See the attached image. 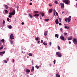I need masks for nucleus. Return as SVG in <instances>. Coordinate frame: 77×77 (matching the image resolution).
<instances>
[{"label": "nucleus", "instance_id": "nucleus-1", "mask_svg": "<svg viewBox=\"0 0 77 77\" xmlns=\"http://www.w3.org/2000/svg\"><path fill=\"white\" fill-rule=\"evenodd\" d=\"M63 2L66 5H69L70 3V1L69 0H63Z\"/></svg>", "mask_w": 77, "mask_h": 77}, {"label": "nucleus", "instance_id": "nucleus-2", "mask_svg": "<svg viewBox=\"0 0 77 77\" xmlns=\"http://www.w3.org/2000/svg\"><path fill=\"white\" fill-rule=\"evenodd\" d=\"M71 16H69V17L68 18H66L65 19V20L66 22H67V21L68 20V21L69 22H70V21H71Z\"/></svg>", "mask_w": 77, "mask_h": 77}, {"label": "nucleus", "instance_id": "nucleus-3", "mask_svg": "<svg viewBox=\"0 0 77 77\" xmlns=\"http://www.w3.org/2000/svg\"><path fill=\"white\" fill-rule=\"evenodd\" d=\"M56 55H57L58 57H62V54L59 52H57L56 53Z\"/></svg>", "mask_w": 77, "mask_h": 77}, {"label": "nucleus", "instance_id": "nucleus-4", "mask_svg": "<svg viewBox=\"0 0 77 77\" xmlns=\"http://www.w3.org/2000/svg\"><path fill=\"white\" fill-rule=\"evenodd\" d=\"M72 41L75 44H77V39L75 38H74L72 39Z\"/></svg>", "mask_w": 77, "mask_h": 77}, {"label": "nucleus", "instance_id": "nucleus-5", "mask_svg": "<svg viewBox=\"0 0 77 77\" xmlns=\"http://www.w3.org/2000/svg\"><path fill=\"white\" fill-rule=\"evenodd\" d=\"M15 14V11L14 10L12 12L9 13V14L10 15H14Z\"/></svg>", "mask_w": 77, "mask_h": 77}, {"label": "nucleus", "instance_id": "nucleus-6", "mask_svg": "<svg viewBox=\"0 0 77 77\" xmlns=\"http://www.w3.org/2000/svg\"><path fill=\"white\" fill-rule=\"evenodd\" d=\"M10 39H11V40H12V39H14V36L13 34H11L10 35Z\"/></svg>", "mask_w": 77, "mask_h": 77}, {"label": "nucleus", "instance_id": "nucleus-7", "mask_svg": "<svg viewBox=\"0 0 77 77\" xmlns=\"http://www.w3.org/2000/svg\"><path fill=\"white\" fill-rule=\"evenodd\" d=\"M61 5V8L62 9H63L64 8V4L63 3H60Z\"/></svg>", "mask_w": 77, "mask_h": 77}, {"label": "nucleus", "instance_id": "nucleus-8", "mask_svg": "<svg viewBox=\"0 0 77 77\" xmlns=\"http://www.w3.org/2000/svg\"><path fill=\"white\" fill-rule=\"evenodd\" d=\"M60 38L62 40H63V41L65 40V38H64V37L63 35H61L60 36Z\"/></svg>", "mask_w": 77, "mask_h": 77}, {"label": "nucleus", "instance_id": "nucleus-9", "mask_svg": "<svg viewBox=\"0 0 77 77\" xmlns=\"http://www.w3.org/2000/svg\"><path fill=\"white\" fill-rule=\"evenodd\" d=\"M35 16H37L35 17L36 18H38V16H39V14H36L33 15V17H35Z\"/></svg>", "mask_w": 77, "mask_h": 77}, {"label": "nucleus", "instance_id": "nucleus-10", "mask_svg": "<svg viewBox=\"0 0 77 77\" xmlns=\"http://www.w3.org/2000/svg\"><path fill=\"white\" fill-rule=\"evenodd\" d=\"M5 51L0 52V56H3V54H5Z\"/></svg>", "mask_w": 77, "mask_h": 77}, {"label": "nucleus", "instance_id": "nucleus-11", "mask_svg": "<svg viewBox=\"0 0 77 77\" xmlns=\"http://www.w3.org/2000/svg\"><path fill=\"white\" fill-rule=\"evenodd\" d=\"M47 34H48V31H46L44 33V35L45 36H47Z\"/></svg>", "mask_w": 77, "mask_h": 77}, {"label": "nucleus", "instance_id": "nucleus-12", "mask_svg": "<svg viewBox=\"0 0 77 77\" xmlns=\"http://www.w3.org/2000/svg\"><path fill=\"white\" fill-rule=\"evenodd\" d=\"M52 11H53V9H52V8H51L49 10V11H48V13H51V12H52Z\"/></svg>", "mask_w": 77, "mask_h": 77}, {"label": "nucleus", "instance_id": "nucleus-13", "mask_svg": "<svg viewBox=\"0 0 77 77\" xmlns=\"http://www.w3.org/2000/svg\"><path fill=\"white\" fill-rule=\"evenodd\" d=\"M55 23L57 24H59V20H58V19H57L55 20Z\"/></svg>", "mask_w": 77, "mask_h": 77}, {"label": "nucleus", "instance_id": "nucleus-14", "mask_svg": "<svg viewBox=\"0 0 77 77\" xmlns=\"http://www.w3.org/2000/svg\"><path fill=\"white\" fill-rule=\"evenodd\" d=\"M72 36H71L70 37L68 38V40L69 41H70V40H72Z\"/></svg>", "mask_w": 77, "mask_h": 77}, {"label": "nucleus", "instance_id": "nucleus-15", "mask_svg": "<svg viewBox=\"0 0 77 77\" xmlns=\"http://www.w3.org/2000/svg\"><path fill=\"white\" fill-rule=\"evenodd\" d=\"M26 72H28V73H29V72H30V70L29 69H26Z\"/></svg>", "mask_w": 77, "mask_h": 77}, {"label": "nucleus", "instance_id": "nucleus-16", "mask_svg": "<svg viewBox=\"0 0 77 77\" xmlns=\"http://www.w3.org/2000/svg\"><path fill=\"white\" fill-rule=\"evenodd\" d=\"M34 71V67L33 66L32 67V69L31 70V72H33V71Z\"/></svg>", "mask_w": 77, "mask_h": 77}, {"label": "nucleus", "instance_id": "nucleus-17", "mask_svg": "<svg viewBox=\"0 0 77 77\" xmlns=\"http://www.w3.org/2000/svg\"><path fill=\"white\" fill-rule=\"evenodd\" d=\"M34 14H38L39 13V11H34L33 12Z\"/></svg>", "mask_w": 77, "mask_h": 77}, {"label": "nucleus", "instance_id": "nucleus-18", "mask_svg": "<svg viewBox=\"0 0 77 77\" xmlns=\"http://www.w3.org/2000/svg\"><path fill=\"white\" fill-rule=\"evenodd\" d=\"M55 37H57V38H59V34H56L55 35Z\"/></svg>", "mask_w": 77, "mask_h": 77}, {"label": "nucleus", "instance_id": "nucleus-19", "mask_svg": "<svg viewBox=\"0 0 77 77\" xmlns=\"http://www.w3.org/2000/svg\"><path fill=\"white\" fill-rule=\"evenodd\" d=\"M56 77H60V75H59V74L57 73L56 74Z\"/></svg>", "mask_w": 77, "mask_h": 77}, {"label": "nucleus", "instance_id": "nucleus-20", "mask_svg": "<svg viewBox=\"0 0 77 77\" xmlns=\"http://www.w3.org/2000/svg\"><path fill=\"white\" fill-rule=\"evenodd\" d=\"M5 6L6 9H8V5H5Z\"/></svg>", "mask_w": 77, "mask_h": 77}, {"label": "nucleus", "instance_id": "nucleus-21", "mask_svg": "<svg viewBox=\"0 0 77 77\" xmlns=\"http://www.w3.org/2000/svg\"><path fill=\"white\" fill-rule=\"evenodd\" d=\"M8 28L10 29H11L12 28V26L11 25H10L8 26Z\"/></svg>", "mask_w": 77, "mask_h": 77}, {"label": "nucleus", "instance_id": "nucleus-22", "mask_svg": "<svg viewBox=\"0 0 77 77\" xmlns=\"http://www.w3.org/2000/svg\"><path fill=\"white\" fill-rule=\"evenodd\" d=\"M35 67L37 69H39V67L38 66V65L35 66Z\"/></svg>", "mask_w": 77, "mask_h": 77}, {"label": "nucleus", "instance_id": "nucleus-23", "mask_svg": "<svg viewBox=\"0 0 77 77\" xmlns=\"http://www.w3.org/2000/svg\"><path fill=\"white\" fill-rule=\"evenodd\" d=\"M3 62H4V63H7L8 62V61H7L6 60H4Z\"/></svg>", "mask_w": 77, "mask_h": 77}, {"label": "nucleus", "instance_id": "nucleus-24", "mask_svg": "<svg viewBox=\"0 0 77 77\" xmlns=\"http://www.w3.org/2000/svg\"><path fill=\"white\" fill-rule=\"evenodd\" d=\"M35 39L36 41H38L39 39V37H37L36 38H35Z\"/></svg>", "mask_w": 77, "mask_h": 77}, {"label": "nucleus", "instance_id": "nucleus-25", "mask_svg": "<svg viewBox=\"0 0 77 77\" xmlns=\"http://www.w3.org/2000/svg\"><path fill=\"white\" fill-rule=\"evenodd\" d=\"M43 44L44 45H47V43H45V42H44L43 43Z\"/></svg>", "mask_w": 77, "mask_h": 77}, {"label": "nucleus", "instance_id": "nucleus-26", "mask_svg": "<svg viewBox=\"0 0 77 77\" xmlns=\"http://www.w3.org/2000/svg\"><path fill=\"white\" fill-rule=\"evenodd\" d=\"M3 48V46L2 45L1 47H0V50H2Z\"/></svg>", "mask_w": 77, "mask_h": 77}, {"label": "nucleus", "instance_id": "nucleus-27", "mask_svg": "<svg viewBox=\"0 0 77 77\" xmlns=\"http://www.w3.org/2000/svg\"><path fill=\"white\" fill-rule=\"evenodd\" d=\"M45 21H48V20H49V19H45Z\"/></svg>", "mask_w": 77, "mask_h": 77}, {"label": "nucleus", "instance_id": "nucleus-28", "mask_svg": "<svg viewBox=\"0 0 77 77\" xmlns=\"http://www.w3.org/2000/svg\"><path fill=\"white\" fill-rule=\"evenodd\" d=\"M10 42L11 44H13V43H14L13 41L11 40L10 41Z\"/></svg>", "mask_w": 77, "mask_h": 77}, {"label": "nucleus", "instance_id": "nucleus-29", "mask_svg": "<svg viewBox=\"0 0 77 77\" xmlns=\"http://www.w3.org/2000/svg\"><path fill=\"white\" fill-rule=\"evenodd\" d=\"M41 15L42 17H43L44 16V13H42Z\"/></svg>", "mask_w": 77, "mask_h": 77}, {"label": "nucleus", "instance_id": "nucleus-30", "mask_svg": "<svg viewBox=\"0 0 77 77\" xmlns=\"http://www.w3.org/2000/svg\"><path fill=\"white\" fill-rule=\"evenodd\" d=\"M58 49L59 50H60V47H59V46L58 45Z\"/></svg>", "mask_w": 77, "mask_h": 77}, {"label": "nucleus", "instance_id": "nucleus-31", "mask_svg": "<svg viewBox=\"0 0 77 77\" xmlns=\"http://www.w3.org/2000/svg\"><path fill=\"white\" fill-rule=\"evenodd\" d=\"M29 15L30 16V18H32V17H33L32 15L30 14H29Z\"/></svg>", "mask_w": 77, "mask_h": 77}, {"label": "nucleus", "instance_id": "nucleus-32", "mask_svg": "<svg viewBox=\"0 0 77 77\" xmlns=\"http://www.w3.org/2000/svg\"><path fill=\"white\" fill-rule=\"evenodd\" d=\"M64 35H65V36H66L67 35H68V34H67V33L66 32H64Z\"/></svg>", "mask_w": 77, "mask_h": 77}, {"label": "nucleus", "instance_id": "nucleus-33", "mask_svg": "<svg viewBox=\"0 0 77 77\" xmlns=\"http://www.w3.org/2000/svg\"><path fill=\"white\" fill-rule=\"evenodd\" d=\"M28 55L29 56H32V54L31 53H29Z\"/></svg>", "mask_w": 77, "mask_h": 77}, {"label": "nucleus", "instance_id": "nucleus-34", "mask_svg": "<svg viewBox=\"0 0 77 77\" xmlns=\"http://www.w3.org/2000/svg\"><path fill=\"white\" fill-rule=\"evenodd\" d=\"M2 24H5V21L4 20H3V22H2Z\"/></svg>", "mask_w": 77, "mask_h": 77}, {"label": "nucleus", "instance_id": "nucleus-35", "mask_svg": "<svg viewBox=\"0 0 77 77\" xmlns=\"http://www.w3.org/2000/svg\"><path fill=\"white\" fill-rule=\"evenodd\" d=\"M9 18H12V15H10L8 16Z\"/></svg>", "mask_w": 77, "mask_h": 77}, {"label": "nucleus", "instance_id": "nucleus-36", "mask_svg": "<svg viewBox=\"0 0 77 77\" xmlns=\"http://www.w3.org/2000/svg\"><path fill=\"white\" fill-rule=\"evenodd\" d=\"M54 64H56V60H54L53 61Z\"/></svg>", "mask_w": 77, "mask_h": 77}, {"label": "nucleus", "instance_id": "nucleus-37", "mask_svg": "<svg viewBox=\"0 0 77 77\" xmlns=\"http://www.w3.org/2000/svg\"><path fill=\"white\" fill-rule=\"evenodd\" d=\"M5 13H8V11H7V10H5Z\"/></svg>", "mask_w": 77, "mask_h": 77}, {"label": "nucleus", "instance_id": "nucleus-38", "mask_svg": "<svg viewBox=\"0 0 77 77\" xmlns=\"http://www.w3.org/2000/svg\"><path fill=\"white\" fill-rule=\"evenodd\" d=\"M1 41H2V42H4V41H5V39H2V40H1Z\"/></svg>", "mask_w": 77, "mask_h": 77}, {"label": "nucleus", "instance_id": "nucleus-39", "mask_svg": "<svg viewBox=\"0 0 77 77\" xmlns=\"http://www.w3.org/2000/svg\"><path fill=\"white\" fill-rule=\"evenodd\" d=\"M59 22H61V18H59Z\"/></svg>", "mask_w": 77, "mask_h": 77}, {"label": "nucleus", "instance_id": "nucleus-40", "mask_svg": "<svg viewBox=\"0 0 77 77\" xmlns=\"http://www.w3.org/2000/svg\"><path fill=\"white\" fill-rule=\"evenodd\" d=\"M55 3H56V4H57L58 3V2H57V1H55L54 2Z\"/></svg>", "mask_w": 77, "mask_h": 77}, {"label": "nucleus", "instance_id": "nucleus-41", "mask_svg": "<svg viewBox=\"0 0 77 77\" xmlns=\"http://www.w3.org/2000/svg\"><path fill=\"white\" fill-rule=\"evenodd\" d=\"M7 21H9V20H10L9 19V18L8 17V18H7Z\"/></svg>", "mask_w": 77, "mask_h": 77}, {"label": "nucleus", "instance_id": "nucleus-42", "mask_svg": "<svg viewBox=\"0 0 77 77\" xmlns=\"http://www.w3.org/2000/svg\"><path fill=\"white\" fill-rule=\"evenodd\" d=\"M56 14L57 15V16H58V13H57V12H56Z\"/></svg>", "mask_w": 77, "mask_h": 77}, {"label": "nucleus", "instance_id": "nucleus-43", "mask_svg": "<svg viewBox=\"0 0 77 77\" xmlns=\"http://www.w3.org/2000/svg\"><path fill=\"white\" fill-rule=\"evenodd\" d=\"M64 28L65 29H67V28H68V26H64Z\"/></svg>", "mask_w": 77, "mask_h": 77}, {"label": "nucleus", "instance_id": "nucleus-44", "mask_svg": "<svg viewBox=\"0 0 77 77\" xmlns=\"http://www.w3.org/2000/svg\"><path fill=\"white\" fill-rule=\"evenodd\" d=\"M59 25H60V26H62V23H59Z\"/></svg>", "mask_w": 77, "mask_h": 77}, {"label": "nucleus", "instance_id": "nucleus-45", "mask_svg": "<svg viewBox=\"0 0 77 77\" xmlns=\"http://www.w3.org/2000/svg\"><path fill=\"white\" fill-rule=\"evenodd\" d=\"M49 45H51V42H49Z\"/></svg>", "mask_w": 77, "mask_h": 77}, {"label": "nucleus", "instance_id": "nucleus-46", "mask_svg": "<svg viewBox=\"0 0 77 77\" xmlns=\"http://www.w3.org/2000/svg\"><path fill=\"white\" fill-rule=\"evenodd\" d=\"M49 6H50V7H51V6H52V5H50V4H49Z\"/></svg>", "mask_w": 77, "mask_h": 77}, {"label": "nucleus", "instance_id": "nucleus-47", "mask_svg": "<svg viewBox=\"0 0 77 77\" xmlns=\"http://www.w3.org/2000/svg\"><path fill=\"white\" fill-rule=\"evenodd\" d=\"M21 24H22V25H24V22H22L21 23Z\"/></svg>", "mask_w": 77, "mask_h": 77}, {"label": "nucleus", "instance_id": "nucleus-48", "mask_svg": "<svg viewBox=\"0 0 77 77\" xmlns=\"http://www.w3.org/2000/svg\"><path fill=\"white\" fill-rule=\"evenodd\" d=\"M41 42L42 43L43 42V40H41Z\"/></svg>", "mask_w": 77, "mask_h": 77}, {"label": "nucleus", "instance_id": "nucleus-49", "mask_svg": "<svg viewBox=\"0 0 77 77\" xmlns=\"http://www.w3.org/2000/svg\"><path fill=\"white\" fill-rule=\"evenodd\" d=\"M54 13H56V10H54Z\"/></svg>", "mask_w": 77, "mask_h": 77}, {"label": "nucleus", "instance_id": "nucleus-50", "mask_svg": "<svg viewBox=\"0 0 77 77\" xmlns=\"http://www.w3.org/2000/svg\"><path fill=\"white\" fill-rule=\"evenodd\" d=\"M30 5H32V2H31L29 3Z\"/></svg>", "mask_w": 77, "mask_h": 77}, {"label": "nucleus", "instance_id": "nucleus-51", "mask_svg": "<svg viewBox=\"0 0 77 77\" xmlns=\"http://www.w3.org/2000/svg\"><path fill=\"white\" fill-rule=\"evenodd\" d=\"M32 63H33V60H32Z\"/></svg>", "mask_w": 77, "mask_h": 77}, {"label": "nucleus", "instance_id": "nucleus-52", "mask_svg": "<svg viewBox=\"0 0 77 77\" xmlns=\"http://www.w3.org/2000/svg\"><path fill=\"white\" fill-rule=\"evenodd\" d=\"M40 18L41 19H42V17H41V16H40Z\"/></svg>", "mask_w": 77, "mask_h": 77}, {"label": "nucleus", "instance_id": "nucleus-53", "mask_svg": "<svg viewBox=\"0 0 77 77\" xmlns=\"http://www.w3.org/2000/svg\"><path fill=\"white\" fill-rule=\"evenodd\" d=\"M63 13H65V11H63L62 12V14H63Z\"/></svg>", "mask_w": 77, "mask_h": 77}, {"label": "nucleus", "instance_id": "nucleus-54", "mask_svg": "<svg viewBox=\"0 0 77 77\" xmlns=\"http://www.w3.org/2000/svg\"><path fill=\"white\" fill-rule=\"evenodd\" d=\"M69 44H71V42H70V41H69Z\"/></svg>", "mask_w": 77, "mask_h": 77}, {"label": "nucleus", "instance_id": "nucleus-55", "mask_svg": "<svg viewBox=\"0 0 77 77\" xmlns=\"http://www.w3.org/2000/svg\"><path fill=\"white\" fill-rule=\"evenodd\" d=\"M39 14H42V12L40 11V12H39Z\"/></svg>", "mask_w": 77, "mask_h": 77}, {"label": "nucleus", "instance_id": "nucleus-56", "mask_svg": "<svg viewBox=\"0 0 77 77\" xmlns=\"http://www.w3.org/2000/svg\"><path fill=\"white\" fill-rule=\"evenodd\" d=\"M39 42H40V41H39L38 42V44H39Z\"/></svg>", "mask_w": 77, "mask_h": 77}, {"label": "nucleus", "instance_id": "nucleus-57", "mask_svg": "<svg viewBox=\"0 0 77 77\" xmlns=\"http://www.w3.org/2000/svg\"><path fill=\"white\" fill-rule=\"evenodd\" d=\"M67 29H69V27H67Z\"/></svg>", "mask_w": 77, "mask_h": 77}, {"label": "nucleus", "instance_id": "nucleus-58", "mask_svg": "<svg viewBox=\"0 0 77 77\" xmlns=\"http://www.w3.org/2000/svg\"><path fill=\"white\" fill-rule=\"evenodd\" d=\"M56 13H54V15H55V14Z\"/></svg>", "mask_w": 77, "mask_h": 77}, {"label": "nucleus", "instance_id": "nucleus-59", "mask_svg": "<svg viewBox=\"0 0 77 77\" xmlns=\"http://www.w3.org/2000/svg\"><path fill=\"white\" fill-rule=\"evenodd\" d=\"M60 30H61V31H62V28H61V29H60Z\"/></svg>", "mask_w": 77, "mask_h": 77}, {"label": "nucleus", "instance_id": "nucleus-60", "mask_svg": "<svg viewBox=\"0 0 77 77\" xmlns=\"http://www.w3.org/2000/svg\"><path fill=\"white\" fill-rule=\"evenodd\" d=\"M49 66H51V64H50L49 65Z\"/></svg>", "mask_w": 77, "mask_h": 77}, {"label": "nucleus", "instance_id": "nucleus-61", "mask_svg": "<svg viewBox=\"0 0 77 77\" xmlns=\"http://www.w3.org/2000/svg\"><path fill=\"white\" fill-rule=\"evenodd\" d=\"M13 62H14V59L13 60Z\"/></svg>", "mask_w": 77, "mask_h": 77}, {"label": "nucleus", "instance_id": "nucleus-62", "mask_svg": "<svg viewBox=\"0 0 77 77\" xmlns=\"http://www.w3.org/2000/svg\"><path fill=\"white\" fill-rule=\"evenodd\" d=\"M9 60V58H7V60Z\"/></svg>", "mask_w": 77, "mask_h": 77}, {"label": "nucleus", "instance_id": "nucleus-63", "mask_svg": "<svg viewBox=\"0 0 77 77\" xmlns=\"http://www.w3.org/2000/svg\"><path fill=\"white\" fill-rule=\"evenodd\" d=\"M64 40H65V41H66V39H64Z\"/></svg>", "mask_w": 77, "mask_h": 77}, {"label": "nucleus", "instance_id": "nucleus-64", "mask_svg": "<svg viewBox=\"0 0 77 77\" xmlns=\"http://www.w3.org/2000/svg\"><path fill=\"white\" fill-rule=\"evenodd\" d=\"M30 0V1H31V2H32V0Z\"/></svg>", "mask_w": 77, "mask_h": 77}]
</instances>
